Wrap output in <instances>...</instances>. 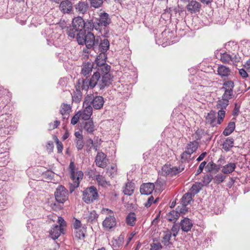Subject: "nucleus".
I'll list each match as a JSON object with an SVG mask.
<instances>
[{"label":"nucleus","instance_id":"obj_1","mask_svg":"<svg viewBox=\"0 0 250 250\" xmlns=\"http://www.w3.org/2000/svg\"><path fill=\"white\" fill-rule=\"evenodd\" d=\"M77 41L79 44H85L88 48L93 47L98 42V38H95L94 34L87 32L86 34L82 33L77 34Z\"/></svg>","mask_w":250,"mask_h":250},{"label":"nucleus","instance_id":"obj_2","mask_svg":"<svg viewBox=\"0 0 250 250\" xmlns=\"http://www.w3.org/2000/svg\"><path fill=\"white\" fill-rule=\"evenodd\" d=\"M99 198L97 188L94 186L86 188L83 191V200L86 204H90Z\"/></svg>","mask_w":250,"mask_h":250},{"label":"nucleus","instance_id":"obj_3","mask_svg":"<svg viewBox=\"0 0 250 250\" xmlns=\"http://www.w3.org/2000/svg\"><path fill=\"white\" fill-rule=\"evenodd\" d=\"M91 104L96 109H99L103 107L104 104V98L102 96L93 97L92 95H87L84 102V105Z\"/></svg>","mask_w":250,"mask_h":250},{"label":"nucleus","instance_id":"obj_4","mask_svg":"<svg viewBox=\"0 0 250 250\" xmlns=\"http://www.w3.org/2000/svg\"><path fill=\"white\" fill-rule=\"evenodd\" d=\"M86 228L82 225L81 222L75 219L73 224V233L74 237L76 239H83L85 237Z\"/></svg>","mask_w":250,"mask_h":250},{"label":"nucleus","instance_id":"obj_5","mask_svg":"<svg viewBox=\"0 0 250 250\" xmlns=\"http://www.w3.org/2000/svg\"><path fill=\"white\" fill-rule=\"evenodd\" d=\"M55 197L57 202L63 204L68 199V191L63 187L59 186L55 192Z\"/></svg>","mask_w":250,"mask_h":250},{"label":"nucleus","instance_id":"obj_6","mask_svg":"<svg viewBox=\"0 0 250 250\" xmlns=\"http://www.w3.org/2000/svg\"><path fill=\"white\" fill-rule=\"evenodd\" d=\"M220 60L224 63L236 64L237 62H239L240 58L237 55L231 56L225 52L221 54Z\"/></svg>","mask_w":250,"mask_h":250},{"label":"nucleus","instance_id":"obj_7","mask_svg":"<svg viewBox=\"0 0 250 250\" xmlns=\"http://www.w3.org/2000/svg\"><path fill=\"white\" fill-rule=\"evenodd\" d=\"M111 22L109 15L107 13L102 12L96 19V23L99 27L107 26Z\"/></svg>","mask_w":250,"mask_h":250},{"label":"nucleus","instance_id":"obj_8","mask_svg":"<svg viewBox=\"0 0 250 250\" xmlns=\"http://www.w3.org/2000/svg\"><path fill=\"white\" fill-rule=\"evenodd\" d=\"M83 173L82 171L76 172H71L70 173V177L72 181L70 183L73 188H76L79 187L80 181L83 179Z\"/></svg>","mask_w":250,"mask_h":250},{"label":"nucleus","instance_id":"obj_9","mask_svg":"<svg viewBox=\"0 0 250 250\" xmlns=\"http://www.w3.org/2000/svg\"><path fill=\"white\" fill-rule=\"evenodd\" d=\"M95 162L98 167L104 168L107 165L108 159L104 153L100 151L98 152L95 157Z\"/></svg>","mask_w":250,"mask_h":250},{"label":"nucleus","instance_id":"obj_10","mask_svg":"<svg viewBox=\"0 0 250 250\" xmlns=\"http://www.w3.org/2000/svg\"><path fill=\"white\" fill-rule=\"evenodd\" d=\"M180 172V169L171 166L169 164L165 165L162 167V174L165 176L173 175Z\"/></svg>","mask_w":250,"mask_h":250},{"label":"nucleus","instance_id":"obj_11","mask_svg":"<svg viewBox=\"0 0 250 250\" xmlns=\"http://www.w3.org/2000/svg\"><path fill=\"white\" fill-rule=\"evenodd\" d=\"M116 219L114 215H109L103 221L102 225L105 229H110L116 227Z\"/></svg>","mask_w":250,"mask_h":250},{"label":"nucleus","instance_id":"obj_12","mask_svg":"<svg viewBox=\"0 0 250 250\" xmlns=\"http://www.w3.org/2000/svg\"><path fill=\"white\" fill-rule=\"evenodd\" d=\"M85 23L81 17H77L72 21V27L75 32L81 31L84 28Z\"/></svg>","mask_w":250,"mask_h":250},{"label":"nucleus","instance_id":"obj_13","mask_svg":"<svg viewBox=\"0 0 250 250\" xmlns=\"http://www.w3.org/2000/svg\"><path fill=\"white\" fill-rule=\"evenodd\" d=\"M111 80L110 74L103 75L102 77L100 76L97 85L100 89H103L110 83Z\"/></svg>","mask_w":250,"mask_h":250},{"label":"nucleus","instance_id":"obj_14","mask_svg":"<svg viewBox=\"0 0 250 250\" xmlns=\"http://www.w3.org/2000/svg\"><path fill=\"white\" fill-rule=\"evenodd\" d=\"M154 185L152 183H147L142 184L140 187V192L142 194H150L154 189Z\"/></svg>","mask_w":250,"mask_h":250},{"label":"nucleus","instance_id":"obj_15","mask_svg":"<svg viewBox=\"0 0 250 250\" xmlns=\"http://www.w3.org/2000/svg\"><path fill=\"white\" fill-rule=\"evenodd\" d=\"M187 10L190 13L198 12L201 8V4L196 0H192L186 6Z\"/></svg>","mask_w":250,"mask_h":250},{"label":"nucleus","instance_id":"obj_16","mask_svg":"<svg viewBox=\"0 0 250 250\" xmlns=\"http://www.w3.org/2000/svg\"><path fill=\"white\" fill-rule=\"evenodd\" d=\"M85 107L82 111H79L81 118L83 120H88L89 119L92 114V108L89 105H85Z\"/></svg>","mask_w":250,"mask_h":250},{"label":"nucleus","instance_id":"obj_17","mask_svg":"<svg viewBox=\"0 0 250 250\" xmlns=\"http://www.w3.org/2000/svg\"><path fill=\"white\" fill-rule=\"evenodd\" d=\"M63 228L58 225H54L50 230V235L51 238L55 240L58 238L62 232Z\"/></svg>","mask_w":250,"mask_h":250},{"label":"nucleus","instance_id":"obj_18","mask_svg":"<svg viewBox=\"0 0 250 250\" xmlns=\"http://www.w3.org/2000/svg\"><path fill=\"white\" fill-rule=\"evenodd\" d=\"M73 7L71 2L68 0H63L60 4V9L63 13H68L71 12Z\"/></svg>","mask_w":250,"mask_h":250},{"label":"nucleus","instance_id":"obj_19","mask_svg":"<svg viewBox=\"0 0 250 250\" xmlns=\"http://www.w3.org/2000/svg\"><path fill=\"white\" fill-rule=\"evenodd\" d=\"M193 224L191 220L188 218H185L180 222L181 229L185 232H188L190 230Z\"/></svg>","mask_w":250,"mask_h":250},{"label":"nucleus","instance_id":"obj_20","mask_svg":"<svg viewBox=\"0 0 250 250\" xmlns=\"http://www.w3.org/2000/svg\"><path fill=\"white\" fill-rule=\"evenodd\" d=\"M88 8V4L83 1H79L75 5L76 11L79 14H84L87 11Z\"/></svg>","mask_w":250,"mask_h":250},{"label":"nucleus","instance_id":"obj_21","mask_svg":"<svg viewBox=\"0 0 250 250\" xmlns=\"http://www.w3.org/2000/svg\"><path fill=\"white\" fill-rule=\"evenodd\" d=\"M126 223L129 226H134L136 222V215L133 212H130L126 217Z\"/></svg>","mask_w":250,"mask_h":250},{"label":"nucleus","instance_id":"obj_22","mask_svg":"<svg viewBox=\"0 0 250 250\" xmlns=\"http://www.w3.org/2000/svg\"><path fill=\"white\" fill-rule=\"evenodd\" d=\"M230 72L229 68L223 65H219L217 68V74L221 77H228Z\"/></svg>","mask_w":250,"mask_h":250},{"label":"nucleus","instance_id":"obj_23","mask_svg":"<svg viewBox=\"0 0 250 250\" xmlns=\"http://www.w3.org/2000/svg\"><path fill=\"white\" fill-rule=\"evenodd\" d=\"M206 121L212 126L216 125L217 121H216V114L214 111H210L206 116Z\"/></svg>","mask_w":250,"mask_h":250},{"label":"nucleus","instance_id":"obj_24","mask_svg":"<svg viewBox=\"0 0 250 250\" xmlns=\"http://www.w3.org/2000/svg\"><path fill=\"white\" fill-rule=\"evenodd\" d=\"M134 190V185L131 182L127 183L123 188V192L125 195L130 196L132 195Z\"/></svg>","mask_w":250,"mask_h":250},{"label":"nucleus","instance_id":"obj_25","mask_svg":"<svg viewBox=\"0 0 250 250\" xmlns=\"http://www.w3.org/2000/svg\"><path fill=\"white\" fill-rule=\"evenodd\" d=\"M96 179L99 185L104 187H106L110 185L109 181H107L104 176L101 174L96 176Z\"/></svg>","mask_w":250,"mask_h":250},{"label":"nucleus","instance_id":"obj_26","mask_svg":"<svg viewBox=\"0 0 250 250\" xmlns=\"http://www.w3.org/2000/svg\"><path fill=\"white\" fill-rule=\"evenodd\" d=\"M71 109V107L69 104H63L61 105L60 111L62 116H64L63 117V119H64L65 116L68 117Z\"/></svg>","mask_w":250,"mask_h":250},{"label":"nucleus","instance_id":"obj_27","mask_svg":"<svg viewBox=\"0 0 250 250\" xmlns=\"http://www.w3.org/2000/svg\"><path fill=\"white\" fill-rule=\"evenodd\" d=\"M235 168L236 164L234 163H230L223 167L222 171L225 174H229L232 172Z\"/></svg>","mask_w":250,"mask_h":250},{"label":"nucleus","instance_id":"obj_28","mask_svg":"<svg viewBox=\"0 0 250 250\" xmlns=\"http://www.w3.org/2000/svg\"><path fill=\"white\" fill-rule=\"evenodd\" d=\"M198 144L196 141H192L187 145L186 150L191 154L195 152L198 148Z\"/></svg>","mask_w":250,"mask_h":250},{"label":"nucleus","instance_id":"obj_29","mask_svg":"<svg viewBox=\"0 0 250 250\" xmlns=\"http://www.w3.org/2000/svg\"><path fill=\"white\" fill-rule=\"evenodd\" d=\"M78 86L80 89L86 90L90 86V81L88 79L79 80Z\"/></svg>","mask_w":250,"mask_h":250},{"label":"nucleus","instance_id":"obj_30","mask_svg":"<svg viewBox=\"0 0 250 250\" xmlns=\"http://www.w3.org/2000/svg\"><path fill=\"white\" fill-rule=\"evenodd\" d=\"M106 55L104 53H101L99 54V55L97 57L95 61L94 64H96V67H97L99 65H101V64H103L104 62H106Z\"/></svg>","mask_w":250,"mask_h":250},{"label":"nucleus","instance_id":"obj_31","mask_svg":"<svg viewBox=\"0 0 250 250\" xmlns=\"http://www.w3.org/2000/svg\"><path fill=\"white\" fill-rule=\"evenodd\" d=\"M235 127V123L231 122L229 123L224 130L223 133L225 136H228L230 135L234 130Z\"/></svg>","mask_w":250,"mask_h":250},{"label":"nucleus","instance_id":"obj_32","mask_svg":"<svg viewBox=\"0 0 250 250\" xmlns=\"http://www.w3.org/2000/svg\"><path fill=\"white\" fill-rule=\"evenodd\" d=\"M109 48V42L107 39H104L101 41L99 45V49L102 53H104Z\"/></svg>","mask_w":250,"mask_h":250},{"label":"nucleus","instance_id":"obj_33","mask_svg":"<svg viewBox=\"0 0 250 250\" xmlns=\"http://www.w3.org/2000/svg\"><path fill=\"white\" fill-rule=\"evenodd\" d=\"M95 125L92 120H89L86 122L84 125L85 130L88 133H92L94 131Z\"/></svg>","mask_w":250,"mask_h":250},{"label":"nucleus","instance_id":"obj_34","mask_svg":"<svg viewBox=\"0 0 250 250\" xmlns=\"http://www.w3.org/2000/svg\"><path fill=\"white\" fill-rule=\"evenodd\" d=\"M234 141L232 139H227L223 144V148L226 151L229 150L233 146Z\"/></svg>","mask_w":250,"mask_h":250},{"label":"nucleus","instance_id":"obj_35","mask_svg":"<svg viewBox=\"0 0 250 250\" xmlns=\"http://www.w3.org/2000/svg\"><path fill=\"white\" fill-rule=\"evenodd\" d=\"M179 215L177 211L172 210L167 214V219L171 222H175L179 218Z\"/></svg>","mask_w":250,"mask_h":250},{"label":"nucleus","instance_id":"obj_36","mask_svg":"<svg viewBox=\"0 0 250 250\" xmlns=\"http://www.w3.org/2000/svg\"><path fill=\"white\" fill-rule=\"evenodd\" d=\"M237 43L234 42H229L225 44V48L229 52H232L238 49Z\"/></svg>","mask_w":250,"mask_h":250},{"label":"nucleus","instance_id":"obj_37","mask_svg":"<svg viewBox=\"0 0 250 250\" xmlns=\"http://www.w3.org/2000/svg\"><path fill=\"white\" fill-rule=\"evenodd\" d=\"M100 78V73L96 72L92 75L90 81V87H94L97 84L99 79Z\"/></svg>","mask_w":250,"mask_h":250},{"label":"nucleus","instance_id":"obj_38","mask_svg":"<svg viewBox=\"0 0 250 250\" xmlns=\"http://www.w3.org/2000/svg\"><path fill=\"white\" fill-rule=\"evenodd\" d=\"M97 67L98 70H101L103 75L110 74L108 72L110 71V67L105 62L103 64H101V65L98 66Z\"/></svg>","mask_w":250,"mask_h":250},{"label":"nucleus","instance_id":"obj_39","mask_svg":"<svg viewBox=\"0 0 250 250\" xmlns=\"http://www.w3.org/2000/svg\"><path fill=\"white\" fill-rule=\"evenodd\" d=\"M192 200V196L191 193H186L182 198L181 203L185 206H187Z\"/></svg>","mask_w":250,"mask_h":250},{"label":"nucleus","instance_id":"obj_40","mask_svg":"<svg viewBox=\"0 0 250 250\" xmlns=\"http://www.w3.org/2000/svg\"><path fill=\"white\" fill-rule=\"evenodd\" d=\"M92 69V65L90 63H87L84 65L82 72L84 76L89 74Z\"/></svg>","mask_w":250,"mask_h":250},{"label":"nucleus","instance_id":"obj_41","mask_svg":"<svg viewBox=\"0 0 250 250\" xmlns=\"http://www.w3.org/2000/svg\"><path fill=\"white\" fill-rule=\"evenodd\" d=\"M229 104V101L228 100H225L224 99H222L219 100L217 102V107L218 108H220V109H222L227 107V106Z\"/></svg>","mask_w":250,"mask_h":250},{"label":"nucleus","instance_id":"obj_42","mask_svg":"<svg viewBox=\"0 0 250 250\" xmlns=\"http://www.w3.org/2000/svg\"><path fill=\"white\" fill-rule=\"evenodd\" d=\"M171 236V233L170 231H166L164 233L162 243L166 246H168L170 243L169 241Z\"/></svg>","mask_w":250,"mask_h":250},{"label":"nucleus","instance_id":"obj_43","mask_svg":"<svg viewBox=\"0 0 250 250\" xmlns=\"http://www.w3.org/2000/svg\"><path fill=\"white\" fill-rule=\"evenodd\" d=\"M117 168L115 165L111 166L110 167L106 168V172L109 174L111 177H114L117 174Z\"/></svg>","mask_w":250,"mask_h":250},{"label":"nucleus","instance_id":"obj_44","mask_svg":"<svg viewBox=\"0 0 250 250\" xmlns=\"http://www.w3.org/2000/svg\"><path fill=\"white\" fill-rule=\"evenodd\" d=\"M90 5L95 8H98L100 7L103 3V0H89Z\"/></svg>","mask_w":250,"mask_h":250},{"label":"nucleus","instance_id":"obj_45","mask_svg":"<svg viewBox=\"0 0 250 250\" xmlns=\"http://www.w3.org/2000/svg\"><path fill=\"white\" fill-rule=\"evenodd\" d=\"M88 142L92 145V146L95 151H97L100 149L101 146L100 141H93L91 139H89Z\"/></svg>","mask_w":250,"mask_h":250},{"label":"nucleus","instance_id":"obj_46","mask_svg":"<svg viewBox=\"0 0 250 250\" xmlns=\"http://www.w3.org/2000/svg\"><path fill=\"white\" fill-rule=\"evenodd\" d=\"M208 171L210 172L213 170H215L216 172L218 171L220 168L215 164L213 162H209L207 165Z\"/></svg>","mask_w":250,"mask_h":250},{"label":"nucleus","instance_id":"obj_47","mask_svg":"<svg viewBox=\"0 0 250 250\" xmlns=\"http://www.w3.org/2000/svg\"><path fill=\"white\" fill-rule=\"evenodd\" d=\"M187 206H185L182 204L181 206H178L176 208V211H177L178 215H179L180 214H185L188 211V208L186 207Z\"/></svg>","mask_w":250,"mask_h":250},{"label":"nucleus","instance_id":"obj_48","mask_svg":"<svg viewBox=\"0 0 250 250\" xmlns=\"http://www.w3.org/2000/svg\"><path fill=\"white\" fill-rule=\"evenodd\" d=\"M233 87H234L233 83L232 81H229L226 82L224 83L223 88L225 90L232 91Z\"/></svg>","mask_w":250,"mask_h":250},{"label":"nucleus","instance_id":"obj_49","mask_svg":"<svg viewBox=\"0 0 250 250\" xmlns=\"http://www.w3.org/2000/svg\"><path fill=\"white\" fill-rule=\"evenodd\" d=\"M225 115V111L222 109H220L218 112V119L217 124L220 125L222 122Z\"/></svg>","mask_w":250,"mask_h":250},{"label":"nucleus","instance_id":"obj_50","mask_svg":"<svg viewBox=\"0 0 250 250\" xmlns=\"http://www.w3.org/2000/svg\"><path fill=\"white\" fill-rule=\"evenodd\" d=\"M98 215L96 212V211L92 210L89 213L87 217V219L89 221L92 222L96 219L98 218Z\"/></svg>","mask_w":250,"mask_h":250},{"label":"nucleus","instance_id":"obj_51","mask_svg":"<svg viewBox=\"0 0 250 250\" xmlns=\"http://www.w3.org/2000/svg\"><path fill=\"white\" fill-rule=\"evenodd\" d=\"M191 154L188 153L187 151L184 152L181 156V159L183 162L188 161L190 159Z\"/></svg>","mask_w":250,"mask_h":250},{"label":"nucleus","instance_id":"obj_52","mask_svg":"<svg viewBox=\"0 0 250 250\" xmlns=\"http://www.w3.org/2000/svg\"><path fill=\"white\" fill-rule=\"evenodd\" d=\"M54 140L57 144V148L58 153H62L63 149V146L62 143L59 141V139L56 136L54 137Z\"/></svg>","mask_w":250,"mask_h":250},{"label":"nucleus","instance_id":"obj_53","mask_svg":"<svg viewBox=\"0 0 250 250\" xmlns=\"http://www.w3.org/2000/svg\"><path fill=\"white\" fill-rule=\"evenodd\" d=\"M75 143L77 148L80 150H82L84 146V142L83 139L75 140Z\"/></svg>","mask_w":250,"mask_h":250},{"label":"nucleus","instance_id":"obj_54","mask_svg":"<svg viewBox=\"0 0 250 250\" xmlns=\"http://www.w3.org/2000/svg\"><path fill=\"white\" fill-rule=\"evenodd\" d=\"M225 179V176H224L222 174H218L215 176L214 178L215 182L217 184H220L222 183L224 179Z\"/></svg>","mask_w":250,"mask_h":250},{"label":"nucleus","instance_id":"obj_55","mask_svg":"<svg viewBox=\"0 0 250 250\" xmlns=\"http://www.w3.org/2000/svg\"><path fill=\"white\" fill-rule=\"evenodd\" d=\"M200 189L201 187L199 184H194L192 186L191 188H190V191L193 194H196L198 192H199Z\"/></svg>","mask_w":250,"mask_h":250},{"label":"nucleus","instance_id":"obj_56","mask_svg":"<svg viewBox=\"0 0 250 250\" xmlns=\"http://www.w3.org/2000/svg\"><path fill=\"white\" fill-rule=\"evenodd\" d=\"M232 95V91L225 90V92L222 96V98L225 100H229L231 98Z\"/></svg>","mask_w":250,"mask_h":250},{"label":"nucleus","instance_id":"obj_57","mask_svg":"<svg viewBox=\"0 0 250 250\" xmlns=\"http://www.w3.org/2000/svg\"><path fill=\"white\" fill-rule=\"evenodd\" d=\"M212 177L211 175H206L203 179L202 182L204 185H208L212 180Z\"/></svg>","mask_w":250,"mask_h":250},{"label":"nucleus","instance_id":"obj_58","mask_svg":"<svg viewBox=\"0 0 250 250\" xmlns=\"http://www.w3.org/2000/svg\"><path fill=\"white\" fill-rule=\"evenodd\" d=\"M81 117V115L80 114V112H78L72 118L71 121V124L73 125H76L80 118Z\"/></svg>","mask_w":250,"mask_h":250},{"label":"nucleus","instance_id":"obj_59","mask_svg":"<svg viewBox=\"0 0 250 250\" xmlns=\"http://www.w3.org/2000/svg\"><path fill=\"white\" fill-rule=\"evenodd\" d=\"M155 202H156V200L154 201L153 197L151 196L148 198L147 202L145 203L144 205L146 207L148 208L153 203Z\"/></svg>","mask_w":250,"mask_h":250},{"label":"nucleus","instance_id":"obj_60","mask_svg":"<svg viewBox=\"0 0 250 250\" xmlns=\"http://www.w3.org/2000/svg\"><path fill=\"white\" fill-rule=\"evenodd\" d=\"M239 73L243 78H247L248 77V74L245 68H241L239 69Z\"/></svg>","mask_w":250,"mask_h":250},{"label":"nucleus","instance_id":"obj_61","mask_svg":"<svg viewBox=\"0 0 250 250\" xmlns=\"http://www.w3.org/2000/svg\"><path fill=\"white\" fill-rule=\"evenodd\" d=\"M171 231L172 232L173 236L175 237L178 233L179 229L177 226L174 225L171 229Z\"/></svg>","mask_w":250,"mask_h":250},{"label":"nucleus","instance_id":"obj_62","mask_svg":"<svg viewBox=\"0 0 250 250\" xmlns=\"http://www.w3.org/2000/svg\"><path fill=\"white\" fill-rule=\"evenodd\" d=\"M58 221L59 224V226H61L62 228L63 226H65V222L62 217H59Z\"/></svg>","mask_w":250,"mask_h":250},{"label":"nucleus","instance_id":"obj_63","mask_svg":"<svg viewBox=\"0 0 250 250\" xmlns=\"http://www.w3.org/2000/svg\"><path fill=\"white\" fill-rule=\"evenodd\" d=\"M46 147H47V149L49 150L50 152H52L53 151V147H54L53 143L51 141L47 143Z\"/></svg>","mask_w":250,"mask_h":250},{"label":"nucleus","instance_id":"obj_64","mask_svg":"<svg viewBox=\"0 0 250 250\" xmlns=\"http://www.w3.org/2000/svg\"><path fill=\"white\" fill-rule=\"evenodd\" d=\"M244 67L247 71L250 72V59L247 61V62L244 64Z\"/></svg>","mask_w":250,"mask_h":250}]
</instances>
